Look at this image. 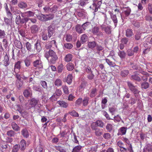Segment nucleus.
Listing matches in <instances>:
<instances>
[{"instance_id": "nucleus-1", "label": "nucleus", "mask_w": 152, "mask_h": 152, "mask_svg": "<svg viewBox=\"0 0 152 152\" xmlns=\"http://www.w3.org/2000/svg\"><path fill=\"white\" fill-rule=\"evenodd\" d=\"M44 56L47 59L50 57L49 62L51 64H55L58 59L56 53L52 50H49L48 51L45 50Z\"/></svg>"}, {"instance_id": "nucleus-2", "label": "nucleus", "mask_w": 152, "mask_h": 152, "mask_svg": "<svg viewBox=\"0 0 152 152\" xmlns=\"http://www.w3.org/2000/svg\"><path fill=\"white\" fill-rule=\"evenodd\" d=\"M88 46L90 49L95 50L96 53L99 54L100 51L104 49V48L101 45H99L95 41L88 42Z\"/></svg>"}, {"instance_id": "nucleus-3", "label": "nucleus", "mask_w": 152, "mask_h": 152, "mask_svg": "<svg viewBox=\"0 0 152 152\" xmlns=\"http://www.w3.org/2000/svg\"><path fill=\"white\" fill-rule=\"evenodd\" d=\"M55 15L53 14H41L38 16V19L42 21H46L49 20H52L54 17Z\"/></svg>"}, {"instance_id": "nucleus-4", "label": "nucleus", "mask_w": 152, "mask_h": 152, "mask_svg": "<svg viewBox=\"0 0 152 152\" xmlns=\"http://www.w3.org/2000/svg\"><path fill=\"white\" fill-rule=\"evenodd\" d=\"M29 20L28 17L21 18L20 15H18L17 16L16 18L15 23L16 24L18 25L25 23L26 26V27L25 28H26V23L28 22Z\"/></svg>"}, {"instance_id": "nucleus-5", "label": "nucleus", "mask_w": 152, "mask_h": 152, "mask_svg": "<svg viewBox=\"0 0 152 152\" xmlns=\"http://www.w3.org/2000/svg\"><path fill=\"white\" fill-rule=\"evenodd\" d=\"M102 0H94L93 1V3L90 8L94 10V11H97L98 9L100 8L102 4Z\"/></svg>"}, {"instance_id": "nucleus-6", "label": "nucleus", "mask_w": 152, "mask_h": 152, "mask_svg": "<svg viewBox=\"0 0 152 152\" xmlns=\"http://www.w3.org/2000/svg\"><path fill=\"white\" fill-rule=\"evenodd\" d=\"M62 94V92L60 89L56 88L55 92L53 95L50 98V99H52L54 98V100H56L58 97L60 96Z\"/></svg>"}, {"instance_id": "nucleus-7", "label": "nucleus", "mask_w": 152, "mask_h": 152, "mask_svg": "<svg viewBox=\"0 0 152 152\" xmlns=\"http://www.w3.org/2000/svg\"><path fill=\"white\" fill-rule=\"evenodd\" d=\"M33 65L34 67L38 68L39 69L43 68L42 63L40 59L36 60L34 61L33 62Z\"/></svg>"}, {"instance_id": "nucleus-8", "label": "nucleus", "mask_w": 152, "mask_h": 152, "mask_svg": "<svg viewBox=\"0 0 152 152\" xmlns=\"http://www.w3.org/2000/svg\"><path fill=\"white\" fill-rule=\"evenodd\" d=\"M55 28L53 24L50 25L47 28L48 36L50 38L55 32Z\"/></svg>"}, {"instance_id": "nucleus-9", "label": "nucleus", "mask_w": 152, "mask_h": 152, "mask_svg": "<svg viewBox=\"0 0 152 152\" xmlns=\"http://www.w3.org/2000/svg\"><path fill=\"white\" fill-rule=\"evenodd\" d=\"M31 32L32 34L37 33L39 30V28L38 26L34 24L31 26L30 28Z\"/></svg>"}, {"instance_id": "nucleus-10", "label": "nucleus", "mask_w": 152, "mask_h": 152, "mask_svg": "<svg viewBox=\"0 0 152 152\" xmlns=\"http://www.w3.org/2000/svg\"><path fill=\"white\" fill-rule=\"evenodd\" d=\"M13 37V41L15 46L19 49H22L23 46L21 42L18 40L14 35Z\"/></svg>"}, {"instance_id": "nucleus-11", "label": "nucleus", "mask_w": 152, "mask_h": 152, "mask_svg": "<svg viewBox=\"0 0 152 152\" xmlns=\"http://www.w3.org/2000/svg\"><path fill=\"white\" fill-rule=\"evenodd\" d=\"M3 65L5 66H7L10 64V56L7 54L4 57V59L3 61Z\"/></svg>"}, {"instance_id": "nucleus-12", "label": "nucleus", "mask_w": 152, "mask_h": 152, "mask_svg": "<svg viewBox=\"0 0 152 152\" xmlns=\"http://www.w3.org/2000/svg\"><path fill=\"white\" fill-rule=\"evenodd\" d=\"M19 146L21 151H24L26 147V142L23 139H22L20 142Z\"/></svg>"}, {"instance_id": "nucleus-13", "label": "nucleus", "mask_w": 152, "mask_h": 152, "mask_svg": "<svg viewBox=\"0 0 152 152\" xmlns=\"http://www.w3.org/2000/svg\"><path fill=\"white\" fill-rule=\"evenodd\" d=\"M39 102V100L38 99L32 98L30 100L29 104L32 107H35L38 104Z\"/></svg>"}, {"instance_id": "nucleus-14", "label": "nucleus", "mask_w": 152, "mask_h": 152, "mask_svg": "<svg viewBox=\"0 0 152 152\" xmlns=\"http://www.w3.org/2000/svg\"><path fill=\"white\" fill-rule=\"evenodd\" d=\"M75 29L76 31L78 34H81L84 31L82 25L79 24H77L76 25Z\"/></svg>"}, {"instance_id": "nucleus-15", "label": "nucleus", "mask_w": 152, "mask_h": 152, "mask_svg": "<svg viewBox=\"0 0 152 152\" xmlns=\"http://www.w3.org/2000/svg\"><path fill=\"white\" fill-rule=\"evenodd\" d=\"M130 79L132 80L136 81L137 82H140L141 80V79L136 74H134L131 76Z\"/></svg>"}, {"instance_id": "nucleus-16", "label": "nucleus", "mask_w": 152, "mask_h": 152, "mask_svg": "<svg viewBox=\"0 0 152 152\" xmlns=\"http://www.w3.org/2000/svg\"><path fill=\"white\" fill-rule=\"evenodd\" d=\"M143 152H152V145L150 144L146 145L143 149Z\"/></svg>"}, {"instance_id": "nucleus-17", "label": "nucleus", "mask_w": 152, "mask_h": 152, "mask_svg": "<svg viewBox=\"0 0 152 152\" xmlns=\"http://www.w3.org/2000/svg\"><path fill=\"white\" fill-rule=\"evenodd\" d=\"M110 14L111 18L113 20L115 27L117 26L118 23V20L116 15L113 14L112 12H110Z\"/></svg>"}, {"instance_id": "nucleus-18", "label": "nucleus", "mask_w": 152, "mask_h": 152, "mask_svg": "<svg viewBox=\"0 0 152 152\" xmlns=\"http://www.w3.org/2000/svg\"><path fill=\"white\" fill-rule=\"evenodd\" d=\"M22 135L24 137L28 138L29 136V133L27 129L26 128L22 129L21 132Z\"/></svg>"}, {"instance_id": "nucleus-19", "label": "nucleus", "mask_w": 152, "mask_h": 152, "mask_svg": "<svg viewBox=\"0 0 152 152\" xmlns=\"http://www.w3.org/2000/svg\"><path fill=\"white\" fill-rule=\"evenodd\" d=\"M57 103L61 107L64 108L67 107L69 105L68 103L65 102L63 100H60L57 101Z\"/></svg>"}, {"instance_id": "nucleus-20", "label": "nucleus", "mask_w": 152, "mask_h": 152, "mask_svg": "<svg viewBox=\"0 0 152 152\" xmlns=\"http://www.w3.org/2000/svg\"><path fill=\"white\" fill-rule=\"evenodd\" d=\"M33 88L34 91L39 92L41 93H42L43 91V88L39 85H34L33 86Z\"/></svg>"}, {"instance_id": "nucleus-21", "label": "nucleus", "mask_w": 152, "mask_h": 152, "mask_svg": "<svg viewBox=\"0 0 152 152\" xmlns=\"http://www.w3.org/2000/svg\"><path fill=\"white\" fill-rule=\"evenodd\" d=\"M35 48L37 51L40 52L42 50V47L40 42L38 40L34 44Z\"/></svg>"}, {"instance_id": "nucleus-22", "label": "nucleus", "mask_w": 152, "mask_h": 152, "mask_svg": "<svg viewBox=\"0 0 152 152\" xmlns=\"http://www.w3.org/2000/svg\"><path fill=\"white\" fill-rule=\"evenodd\" d=\"M134 35L132 30L130 28H128L126 31V35L128 38L131 37Z\"/></svg>"}, {"instance_id": "nucleus-23", "label": "nucleus", "mask_w": 152, "mask_h": 152, "mask_svg": "<svg viewBox=\"0 0 152 152\" xmlns=\"http://www.w3.org/2000/svg\"><path fill=\"white\" fill-rule=\"evenodd\" d=\"M11 126L14 130L15 131H18L20 130V127L15 122H12Z\"/></svg>"}, {"instance_id": "nucleus-24", "label": "nucleus", "mask_w": 152, "mask_h": 152, "mask_svg": "<svg viewBox=\"0 0 152 152\" xmlns=\"http://www.w3.org/2000/svg\"><path fill=\"white\" fill-rule=\"evenodd\" d=\"M127 129L126 127H124L120 128L118 131L119 132L117 134L118 136L125 134L126 132Z\"/></svg>"}, {"instance_id": "nucleus-25", "label": "nucleus", "mask_w": 152, "mask_h": 152, "mask_svg": "<svg viewBox=\"0 0 152 152\" xmlns=\"http://www.w3.org/2000/svg\"><path fill=\"white\" fill-rule=\"evenodd\" d=\"M140 84L141 88L142 89H146L150 87V84L147 82H143Z\"/></svg>"}, {"instance_id": "nucleus-26", "label": "nucleus", "mask_w": 152, "mask_h": 152, "mask_svg": "<svg viewBox=\"0 0 152 152\" xmlns=\"http://www.w3.org/2000/svg\"><path fill=\"white\" fill-rule=\"evenodd\" d=\"M18 6L19 8L23 9H26L28 7L27 4L25 2L22 1L19 2Z\"/></svg>"}, {"instance_id": "nucleus-27", "label": "nucleus", "mask_w": 152, "mask_h": 152, "mask_svg": "<svg viewBox=\"0 0 152 152\" xmlns=\"http://www.w3.org/2000/svg\"><path fill=\"white\" fill-rule=\"evenodd\" d=\"M94 125L96 126H99L101 128H103L104 125V123L103 121L100 120H97L96 122H94Z\"/></svg>"}, {"instance_id": "nucleus-28", "label": "nucleus", "mask_w": 152, "mask_h": 152, "mask_svg": "<svg viewBox=\"0 0 152 152\" xmlns=\"http://www.w3.org/2000/svg\"><path fill=\"white\" fill-rule=\"evenodd\" d=\"M130 90L134 94L135 96L140 92V91L138 89L137 86H135L133 88H132Z\"/></svg>"}, {"instance_id": "nucleus-29", "label": "nucleus", "mask_w": 152, "mask_h": 152, "mask_svg": "<svg viewBox=\"0 0 152 152\" xmlns=\"http://www.w3.org/2000/svg\"><path fill=\"white\" fill-rule=\"evenodd\" d=\"M129 72V71L127 70H122L121 72L120 75L122 77H125L128 75Z\"/></svg>"}, {"instance_id": "nucleus-30", "label": "nucleus", "mask_w": 152, "mask_h": 152, "mask_svg": "<svg viewBox=\"0 0 152 152\" xmlns=\"http://www.w3.org/2000/svg\"><path fill=\"white\" fill-rule=\"evenodd\" d=\"M125 10H124V13L125 17L128 16L130 14L131 10V9L129 7L124 8Z\"/></svg>"}, {"instance_id": "nucleus-31", "label": "nucleus", "mask_w": 152, "mask_h": 152, "mask_svg": "<svg viewBox=\"0 0 152 152\" xmlns=\"http://www.w3.org/2000/svg\"><path fill=\"white\" fill-rule=\"evenodd\" d=\"M72 58V55L70 53L66 55L64 57V60L66 62H69L71 61Z\"/></svg>"}, {"instance_id": "nucleus-32", "label": "nucleus", "mask_w": 152, "mask_h": 152, "mask_svg": "<svg viewBox=\"0 0 152 152\" xmlns=\"http://www.w3.org/2000/svg\"><path fill=\"white\" fill-rule=\"evenodd\" d=\"M97 93V89L96 88H93L91 89L89 94V96L91 98L94 97L96 95Z\"/></svg>"}, {"instance_id": "nucleus-33", "label": "nucleus", "mask_w": 152, "mask_h": 152, "mask_svg": "<svg viewBox=\"0 0 152 152\" xmlns=\"http://www.w3.org/2000/svg\"><path fill=\"white\" fill-rule=\"evenodd\" d=\"M104 30L106 33L108 35H110L111 33L112 28L110 26L105 27Z\"/></svg>"}, {"instance_id": "nucleus-34", "label": "nucleus", "mask_w": 152, "mask_h": 152, "mask_svg": "<svg viewBox=\"0 0 152 152\" xmlns=\"http://www.w3.org/2000/svg\"><path fill=\"white\" fill-rule=\"evenodd\" d=\"M73 76L72 74H69L67 77L66 79V82L69 84H71L72 82Z\"/></svg>"}, {"instance_id": "nucleus-35", "label": "nucleus", "mask_w": 152, "mask_h": 152, "mask_svg": "<svg viewBox=\"0 0 152 152\" xmlns=\"http://www.w3.org/2000/svg\"><path fill=\"white\" fill-rule=\"evenodd\" d=\"M7 135L9 137H14L16 134L15 131L12 130H10L7 132Z\"/></svg>"}, {"instance_id": "nucleus-36", "label": "nucleus", "mask_w": 152, "mask_h": 152, "mask_svg": "<svg viewBox=\"0 0 152 152\" xmlns=\"http://www.w3.org/2000/svg\"><path fill=\"white\" fill-rule=\"evenodd\" d=\"M88 39V37L87 35L84 34L82 35L80 38V40L82 44L85 43Z\"/></svg>"}, {"instance_id": "nucleus-37", "label": "nucleus", "mask_w": 152, "mask_h": 152, "mask_svg": "<svg viewBox=\"0 0 152 152\" xmlns=\"http://www.w3.org/2000/svg\"><path fill=\"white\" fill-rule=\"evenodd\" d=\"M118 54L121 59L125 58L126 55V53L124 51L120 50H119Z\"/></svg>"}, {"instance_id": "nucleus-38", "label": "nucleus", "mask_w": 152, "mask_h": 152, "mask_svg": "<svg viewBox=\"0 0 152 152\" xmlns=\"http://www.w3.org/2000/svg\"><path fill=\"white\" fill-rule=\"evenodd\" d=\"M18 32L23 37H25L26 35L25 30L24 29H18Z\"/></svg>"}, {"instance_id": "nucleus-39", "label": "nucleus", "mask_w": 152, "mask_h": 152, "mask_svg": "<svg viewBox=\"0 0 152 152\" xmlns=\"http://www.w3.org/2000/svg\"><path fill=\"white\" fill-rule=\"evenodd\" d=\"M64 49H70L73 47V45L70 43H66L64 44Z\"/></svg>"}, {"instance_id": "nucleus-40", "label": "nucleus", "mask_w": 152, "mask_h": 152, "mask_svg": "<svg viewBox=\"0 0 152 152\" xmlns=\"http://www.w3.org/2000/svg\"><path fill=\"white\" fill-rule=\"evenodd\" d=\"M86 86V83L83 82L81 83V85L78 88L79 91H83Z\"/></svg>"}, {"instance_id": "nucleus-41", "label": "nucleus", "mask_w": 152, "mask_h": 152, "mask_svg": "<svg viewBox=\"0 0 152 152\" xmlns=\"http://www.w3.org/2000/svg\"><path fill=\"white\" fill-rule=\"evenodd\" d=\"M21 62L20 61H18L17 62L15 63L14 66V70H16V69H18L20 70L21 68Z\"/></svg>"}, {"instance_id": "nucleus-42", "label": "nucleus", "mask_w": 152, "mask_h": 152, "mask_svg": "<svg viewBox=\"0 0 152 152\" xmlns=\"http://www.w3.org/2000/svg\"><path fill=\"white\" fill-rule=\"evenodd\" d=\"M83 99L82 98H79L75 102V105L77 107H79L82 103Z\"/></svg>"}, {"instance_id": "nucleus-43", "label": "nucleus", "mask_w": 152, "mask_h": 152, "mask_svg": "<svg viewBox=\"0 0 152 152\" xmlns=\"http://www.w3.org/2000/svg\"><path fill=\"white\" fill-rule=\"evenodd\" d=\"M23 83L21 80L16 81V85L17 88L20 90L21 89Z\"/></svg>"}, {"instance_id": "nucleus-44", "label": "nucleus", "mask_w": 152, "mask_h": 152, "mask_svg": "<svg viewBox=\"0 0 152 152\" xmlns=\"http://www.w3.org/2000/svg\"><path fill=\"white\" fill-rule=\"evenodd\" d=\"M107 64L110 66L113 67L115 65V64L114 62H113L110 59L108 58H106L105 59Z\"/></svg>"}, {"instance_id": "nucleus-45", "label": "nucleus", "mask_w": 152, "mask_h": 152, "mask_svg": "<svg viewBox=\"0 0 152 152\" xmlns=\"http://www.w3.org/2000/svg\"><path fill=\"white\" fill-rule=\"evenodd\" d=\"M82 147L80 145H77L73 149L72 152H81L80 150Z\"/></svg>"}, {"instance_id": "nucleus-46", "label": "nucleus", "mask_w": 152, "mask_h": 152, "mask_svg": "<svg viewBox=\"0 0 152 152\" xmlns=\"http://www.w3.org/2000/svg\"><path fill=\"white\" fill-rule=\"evenodd\" d=\"M25 46L27 50L29 51H32V46L29 42H27L25 44Z\"/></svg>"}, {"instance_id": "nucleus-47", "label": "nucleus", "mask_w": 152, "mask_h": 152, "mask_svg": "<svg viewBox=\"0 0 152 152\" xmlns=\"http://www.w3.org/2000/svg\"><path fill=\"white\" fill-rule=\"evenodd\" d=\"M99 29L98 27L95 26L91 29V32L94 34H96L99 32Z\"/></svg>"}, {"instance_id": "nucleus-48", "label": "nucleus", "mask_w": 152, "mask_h": 152, "mask_svg": "<svg viewBox=\"0 0 152 152\" xmlns=\"http://www.w3.org/2000/svg\"><path fill=\"white\" fill-rule=\"evenodd\" d=\"M66 67L68 71H72L74 69V64L72 63H69L66 65Z\"/></svg>"}, {"instance_id": "nucleus-49", "label": "nucleus", "mask_w": 152, "mask_h": 152, "mask_svg": "<svg viewBox=\"0 0 152 152\" xmlns=\"http://www.w3.org/2000/svg\"><path fill=\"white\" fill-rule=\"evenodd\" d=\"M89 100V98L87 97H85L83 100V99L82 103L83 105L86 106L88 105Z\"/></svg>"}, {"instance_id": "nucleus-50", "label": "nucleus", "mask_w": 152, "mask_h": 152, "mask_svg": "<svg viewBox=\"0 0 152 152\" xmlns=\"http://www.w3.org/2000/svg\"><path fill=\"white\" fill-rule=\"evenodd\" d=\"M58 7L56 5H54L52 7H50V12L55 13L58 10Z\"/></svg>"}, {"instance_id": "nucleus-51", "label": "nucleus", "mask_w": 152, "mask_h": 152, "mask_svg": "<svg viewBox=\"0 0 152 152\" xmlns=\"http://www.w3.org/2000/svg\"><path fill=\"white\" fill-rule=\"evenodd\" d=\"M95 133L96 136H100L103 134L102 131V129L98 128L97 129H96Z\"/></svg>"}, {"instance_id": "nucleus-52", "label": "nucleus", "mask_w": 152, "mask_h": 152, "mask_svg": "<svg viewBox=\"0 0 152 152\" xmlns=\"http://www.w3.org/2000/svg\"><path fill=\"white\" fill-rule=\"evenodd\" d=\"M50 4L51 3H50L48 6L46 5L43 8L44 12L45 13H48L50 12V7L49 5H50Z\"/></svg>"}, {"instance_id": "nucleus-53", "label": "nucleus", "mask_w": 152, "mask_h": 152, "mask_svg": "<svg viewBox=\"0 0 152 152\" xmlns=\"http://www.w3.org/2000/svg\"><path fill=\"white\" fill-rule=\"evenodd\" d=\"M62 83L61 80L59 79H57L54 82V84L57 86H60L62 85Z\"/></svg>"}, {"instance_id": "nucleus-54", "label": "nucleus", "mask_w": 152, "mask_h": 152, "mask_svg": "<svg viewBox=\"0 0 152 152\" xmlns=\"http://www.w3.org/2000/svg\"><path fill=\"white\" fill-rule=\"evenodd\" d=\"M20 113L21 114V116L25 119H26L28 116V113L26 111H23Z\"/></svg>"}, {"instance_id": "nucleus-55", "label": "nucleus", "mask_w": 152, "mask_h": 152, "mask_svg": "<svg viewBox=\"0 0 152 152\" xmlns=\"http://www.w3.org/2000/svg\"><path fill=\"white\" fill-rule=\"evenodd\" d=\"M62 88L63 89L64 92L65 94L67 95L69 94V91L67 86L66 85H64L62 86Z\"/></svg>"}, {"instance_id": "nucleus-56", "label": "nucleus", "mask_w": 152, "mask_h": 152, "mask_svg": "<svg viewBox=\"0 0 152 152\" xmlns=\"http://www.w3.org/2000/svg\"><path fill=\"white\" fill-rule=\"evenodd\" d=\"M20 148L19 144H16L14 145L12 148V152H18Z\"/></svg>"}, {"instance_id": "nucleus-57", "label": "nucleus", "mask_w": 152, "mask_h": 152, "mask_svg": "<svg viewBox=\"0 0 152 152\" xmlns=\"http://www.w3.org/2000/svg\"><path fill=\"white\" fill-rule=\"evenodd\" d=\"M126 54L129 56H132L134 55V53L132 50L131 49H128L126 53Z\"/></svg>"}, {"instance_id": "nucleus-58", "label": "nucleus", "mask_w": 152, "mask_h": 152, "mask_svg": "<svg viewBox=\"0 0 152 152\" xmlns=\"http://www.w3.org/2000/svg\"><path fill=\"white\" fill-rule=\"evenodd\" d=\"M68 114L73 117H78L79 116L78 113L74 110H73L72 111L69 112Z\"/></svg>"}, {"instance_id": "nucleus-59", "label": "nucleus", "mask_w": 152, "mask_h": 152, "mask_svg": "<svg viewBox=\"0 0 152 152\" xmlns=\"http://www.w3.org/2000/svg\"><path fill=\"white\" fill-rule=\"evenodd\" d=\"M57 72L58 73H61L62 72L64 69V66L62 64H60L58 66Z\"/></svg>"}, {"instance_id": "nucleus-60", "label": "nucleus", "mask_w": 152, "mask_h": 152, "mask_svg": "<svg viewBox=\"0 0 152 152\" xmlns=\"http://www.w3.org/2000/svg\"><path fill=\"white\" fill-rule=\"evenodd\" d=\"M0 145L1 148L3 149H7V143L4 141L1 142L0 143Z\"/></svg>"}, {"instance_id": "nucleus-61", "label": "nucleus", "mask_w": 152, "mask_h": 152, "mask_svg": "<svg viewBox=\"0 0 152 152\" xmlns=\"http://www.w3.org/2000/svg\"><path fill=\"white\" fill-rule=\"evenodd\" d=\"M100 17L102 19L104 20V22L107 21V18L106 14L104 12H102L101 14L100 15Z\"/></svg>"}, {"instance_id": "nucleus-62", "label": "nucleus", "mask_w": 152, "mask_h": 152, "mask_svg": "<svg viewBox=\"0 0 152 152\" xmlns=\"http://www.w3.org/2000/svg\"><path fill=\"white\" fill-rule=\"evenodd\" d=\"M91 23L89 22H87L83 24L82 25L83 30L85 31L90 25Z\"/></svg>"}, {"instance_id": "nucleus-63", "label": "nucleus", "mask_w": 152, "mask_h": 152, "mask_svg": "<svg viewBox=\"0 0 152 152\" xmlns=\"http://www.w3.org/2000/svg\"><path fill=\"white\" fill-rule=\"evenodd\" d=\"M88 0H80L79 1V4L82 6H83L88 3Z\"/></svg>"}, {"instance_id": "nucleus-64", "label": "nucleus", "mask_w": 152, "mask_h": 152, "mask_svg": "<svg viewBox=\"0 0 152 152\" xmlns=\"http://www.w3.org/2000/svg\"><path fill=\"white\" fill-rule=\"evenodd\" d=\"M31 60L27 58H26L24 61L25 66L27 67L29 66L31 64Z\"/></svg>"}]
</instances>
